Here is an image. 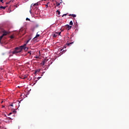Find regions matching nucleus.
<instances>
[{"label":"nucleus","instance_id":"nucleus-1","mask_svg":"<svg viewBox=\"0 0 129 129\" xmlns=\"http://www.w3.org/2000/svg\"><path fill=\"white\" fill-rule=\"evenodd\" d=\"M24 50V46H20L19 47H17L15 48V50L12 52L13 54H18L21 53L22 51Z\"/></svg>","mask_w":129,"mask_h":129},{"label":"nucleus","instance_id":"nucleus-2","mask_svg":"<svg viewBox=\"0 0 129 129\" xmlns=\"http://www.w3.org/2000/svg\"><path fill=\"white\" fill-rule=\"evenodd\" d=\"M0 32L1 33H3V37L5 36H7L8 34H9V32L6 30H5V29H3V28H0Z\"/></svg>","mask_w":129,"mask_h":129},{"label":"nucleus","instance_id":"nucleus-3","mask_svg":"<svg viewBox=\"0 0 129 129\" xmlns=\"http://www.w3.org/2000/svg\"><path fill=\"white\" fill-rule=\"evenodd\" d=\"M39 4H40V2H37L34 4H32L31 5V8H32V7H33V9H37V8H38V6H39Z\"/></svg>","mask_w":129,"mask_h":129},{"label":"nucleus","instance_id":"nucleus-4","mask_svg":"<svg viewBox=\"0 0 129 129\" xmlns=\"http://www.w3.org/2000/svg\"><path fill=\"white\" fill-rule=\"evenodd\" d=\"M34 12L35 15H39L40 14V10L38 8H34Z\"/></svg>","mask_w":129,"mask_h":129},{"label":"nucleus","instance_id":"nucleus-5","mask_svg":"<svg viewBox=\"0 0 129 129\" xmlns=\"http://www.w3.org/2000/svg\"><path fill=\"white\" fill-rule=\"evenodd\" d=\"M60 35H61V32H55V33L52 34V36L54 38H56V37H57V36H60Z\"/></svg>","mask_w":129,"mask_h":129},{"label":"nucleus","instance_id":"nucleus-6","mask_svg":"<svg viewBox=\"0 0 129 129\" xmlns=\"http://www.w3.org/2000/svg\"><path fill=\"white\" fill-rule=\"evenodd\" d=\"M19 34L21 35H25L26 34V32H25V30H23V29H20L19 31Z\"/></svg>","mask_w":129,"mask_h":129},{"label":"nucleus","instance_id":"nucleus-7","mask_svg":"<svg viewBox=\"0 0 129 129\" xmlns=\"http://www.w3.org/2000/svg\"><path fill=\"white\" fill-rule=\"evenodd\" d=\"M27 44H25L23 45H21V46H24L23 49L24 50V51H28V49H29V48L26 47Z\"/></svg>","mask_w":129,"mask_h":129},{"label":"nucleus","instance_id":"nucleus-8","mask_svg":"<svg viewBox=\"0 0 129 129\" xmlns=\"http://www.w3.org/2000/svg\"><path fill=\"white\" fill-rule=\"evenodd\" d=\"M41 71V69L36 70L35 71L34 74H37V73H39Z\"/></svg>","mask_w":129,"mask_h":129},{"label":"nucleus","instance_id":"nucleus-9","mask_svg":"<svg viewBox=\"0 0 129 129\" xmlns=\"http://www.w3.org/2000/svg\"><path fill=\"white\" fill-rule=\"evenodd\" d=\"M6 8H7V7H3L2 6H0V10H6Z\"/></svg>","mask_w":129,"mask_h":129},{"label":"nucleus","instance_id":"nucleus-10","mask_svg":"<svg viewBox=\"0 0 129 129\" xmlns=\"http://www.w3.org/2000/svg\"><path fill=\"white\" fill-rule=\"evenodd\" d=\"M67 27L68 28V30H70V29H71V28H72V26H70L69 25H67Z\"/></svg>","mask_w":129,"mask_h":129},{"label":"nucleus","instance_id":"nucleus-11","mask_svg":"<svg viewBox=\"0 0 129 129\" xmlns=\"http://www.w3.org/2000/svg\"><path fill=\"white\" fill-rule=\"evenodd\" d=\"M70 16H71L73 17V18H76V15L75 14H70L69 15Z\"/></svg>","mask_w":129,"mask_h":129},{"label":"nucleus","instance_id":"nucleus-12","mask_svg":"<svg viewBox=\"0 0 129 129\" xmlns=\"http://www.w3.org/2000/svg\"><path fill=\"white\" fill-rule=\"evenodd\" d=\"M20 103H21V102L19 101H17L16 102V104H18V106H20Z\"/></svg>","mask_w":129,"mask_h":129},{"label":"nucleus","instance_id":"nucleus-13","mask_svg":"<svg viewBox=\"0 0 129 129\" xmlns=\"http://www.w3.org/2000/svg\"><path fill=\"white\" fill-rule=\"evenodd\" d=\"M4 38V36L2 35L0 36V43L2 44V39Z\"/></svg>","mask_w":129,"mask_h":129},{"label":"nucleus","instance_id":"nucleus-14","mask_svg":"<svg viewBox=\"0 0 129 129\" xmlns=\"http://www.w3.org/2000/svg\"><path fill=\"white\" fill-rule=\"evenodd\" d=\"M46 62H47V60L46 59L43 60L42 62V65H45V63H46Z\"/></svg>","mask_w":129,"mask_h":129},{"label":"nucleus","instance_id":"nucleus-15","mask_svg":"<svg viewBox=\"0 0 129 129\" xmlns=\"http://www.w3.org/2000/svg\"><path fill=\"white\" fill-rule=\"evenodd\" d=\"M38 37H40V34H38V33H37L36 36L33 39H36V38H38Z\"/></svg>","mask_w":129,"mask_h":129},{"label":"nucleus","instance_id":"nucleus-16","mask_svg":"<svg viewBox=\"0 0 129 129\" xmlns=\"http://www.w3.org/2000/svg\"><path fill=\"white\" fill-rule=\"evenodd\" d=\"M56 7H59L60 6V3L58 2H56Z\"/></svg>","mask_w":129,"mask_h":129},{"label":"nucleus","instance_id":"nucleus-17","mask_svg":"<svg viewBox=\"0 0 129 129\" xmlns=\"http://www.w3.org/2000/svg\"><path fill=\"white\" fill-rule=\"evenodd\" d=\"M70 25H71V26H72V25H73V22H72V21L70 22Z\"/></svg>","mask_w":129,"mask_h":129},{"label":"nucleus","instance_id":"nucleus-18","mask_svg":"<svg viewBox=\"0 0 129 129\" xmlns=\"http://www.w3.org/2000/svg\"><path fill=\"white\" fill-rule=\"evenodd\" d=\"M72 44H73V42L69 43L67 45H68V46H70V45H71Z\"/></svg>","mask_w":129,"mask_h":129},{"label":"nucleus","instance_id":"nucleus-19","mask_svg":"<svg viewBox=\"0 0 129 129\" xmlns=\"http://www.w3.org/2000/svg\"><path fill=\"white\" fill-rule=\"evenodd\" d=\"M56 13H57L58 15H60V14H61V13L60 12V11H59L58 10H57L56 11Z\"/></svg>","mask_w":129,"mask_h":129},{"label":"nucleus","instance_id":"nucleus-20","mask_svg":"<svg viewBox=\"0 0 129 129\" xmlns=\"http://www.w3.org/2000/svg\"><path fill=\"white\" fill-rule=\"evenodd\" d=\"M10 38H11V39H14V38H15V36H14V35H11L10 36Z\"/></svg>","mask_w":129,"mask_h":129},{"label":"nucleus","instance_id":"nucleus-21","mask_svg":"<svg viewBox=\"0 0 129 129\" xmlns=\"http://www.w3.org/2000/svg\"><path fill=\"white\" fill-rule=\"evenodd\" d=\"M30 40H31V39H28V40L27 41L26 44H28V43H29Z\"/></svg>","mask_w":129,"mask_h":129},{"label":"nucleus","instance_id":"nucleus-22","mask_svg":"<svg viewBox=\"0 0 129 129\" xmlns=\"http://www.w3.org/2000/svg\"><path fill=\"white\" fill-rule=\"evenodd\" d=\"M31 52H32V51H28V54H30V55H31V54H32V53H31Z\"/></svg>","mask_w":129,"mask_h":129},{"label":"nucleus","instance_id":"nucleus-23","mask_svg":"<svg viewBox=\"0 0 129 129\" xmlns=\"http://www.w3.org/2000/svg\"><path fill=\"white\" fill-rule=\"evenodd\" d=\"M64 16H67V14H63V15L61 16L62 18H63V17H64Z\"/></svg>","mask_w":129,"mask_h":129},{"label":"nucleus","instance_id":"nucleus-24","mask_svg":"<svg viewBox=\"0 0 129 129\" xmlns=\"http://www.w3.org/2000/svg\"><path fill=\"white\" fill-rule=\"evenodd\" d=\"M40 78H42L41 77H39L37 78V80H39Z\"/></svg>","mask_w":129,"mask_h":129},{"label":"nucleus","instance_id":"nucleus-25","mask_svg":"<svg viewBox=\"0 0 129 129\" xmlns=\"http://www.w3.org/2000/svg\"><path fill=\"white\" fill-rule=\"evenodd\" d=\"M0 2H1V3H2L3 4H4V0H0Z\"/></svg>","mask_w":129,"mask_h":129},{"label":"nucleus","instance_id":"nucleus-26","mask_svg":"<svg viewBox=\"0 0 129 129\" xmlns=\"http://www.w3.org/2000/svg\"><path fill=\"white\" fill-rule=\"evenodd\" d=\"M49 3H47V4L46 5H45V6H46V8H48V4Z\"/></svg>","mask_w":129,"mask_h":129},{"label":"nucleus","instance_id":"nucleus-27","mask_svg":"<svg viewBox=\"0 0 129 129\" xmlns=\"http://www.w3.org/2000/svg\"><path fill=\"white\" fill-rule=\"evenodd\" d=\"M30 13L31 14V15H32V9L30 10Z\"/></svg>","mask_w":129,"mask_h":129},{"label":"nucleus","instance_id":"nucleus-28","mask_svg":"<svg viewBox=\"0 0 129 129\" xmlns=\"http://www.w3.org/2000/svg\"><path fill=\"white\" fill-rule=\"evenodd\" d=\"M44 73H45V72H43L42 74H41V76H43V75H44Z\"/></svg>","mask_w":129,"mask_h":129},{"label":"nucleus","instance_id":"nucleus-29","mask_svg":"<svg viewBox=\"0 0 129 129\" xmlns=\"http://www.w3.org/2000/svg\"><path fill=\"white\" fill-rule=\"evenodd\" d=\"M26 21H30V19L27 18H26Z\"/></svg>","mask_w":129,"mask_h":129},{"label":"nucleus","instance_id":"nucleus-30","mask_svg":"<svg viewBox=\"0 0 129 129\" xmlns=\"http://www.w3.org/2000/svg\"><path fill=\"white\" fill-rule=\"evenodd\" d=\"M25 78H27V76H25L23 79H25Z\"/></svg>","mask_w":129,"mask_h":129},{"label":"nucleus","instance_id":"nucleus-31","mask_svg":"<svg viewBox=\"0 0 129 129\" xmlns=\"http://www.w3.org/2000/svg\"><path fill=\"white\" fill-rule=\"evenodd\" d=\"M13 112H17V111H16V110H14L13 111Z\"/></svg>","mask_w":129,"mask_h":129},{"label":"nucleus","instance_id":"nucleus-32","mask_svg":"<svg viewBox=\"0 0 129 129\" xmlns=\"http://www.w3.org/2000/svg\"><path fill=\"white\" fill-rule=\"evenodd\" d=\"M10 106H14V104H12L11 105H10Z\"/></svg>","mask_w":129,"mask_h":129},{"label":"nucleus","instance_id":"nucleus-33","mask_svg":"<svg viewBox=\"0 0 129 129\" xmlns=\"http://www.w3.org/2000/svg\"><path fill=\"white\" fill-rule=\"evenodd\" d=\"M11 114H12V113H10L8 115H11Z\"/></svg>","mask_w":129,"mask_h":129},{"label":"nucleus","instance_id":"nucleus-34","mask_svg":"<svg viewBox=\"0 0 129 129\" xmlns=\"http://www.w3.org/2000/svg\"><path fill=\"white\" fill-rule=\"evenodd\" d=\"M35 58H39V56H36Z\"/></svg>","mask_w":129,"mask_h":129},{"label":"nucleus","instance_id":"nucleus-35","mask_svg":"<svg viewBox=\"0 0 129 129\" xmlns=\"http://www.w3.org/2000/svg\"><path fill=\"white\" fill-rule=\"evenodd\" d=\"M35 84H36V83H34V84H33V85H35Z\"/></svg>","mask_w":129,"mask_h":129},{"label":"nucleus","instance_id":"nucleus-36","mask_svg":"<svg viewBox=\"0 0 129 129\" xmlns=\"http://www.w3.org/2000/svg\"><path fill=\"white\" fill-rule=\"evenodd\" d=\"M45 70H47V69H46V68H45Z\"/></svg>","mask_w":129,"mask_h":129},{"label":"nucleus","instance_id":"nucleus-37","mask_svg":"<svg viewBox=\"0 0 129 129\" xmlns=\"http://www.w3.org/2000/svg\"><path fill=\"white\" fill-rule=\"evenodd\" d=\"M52 63V62H51V64Z\"/></svg>","mask_w":129,"mask_h":129}]
</instances>
